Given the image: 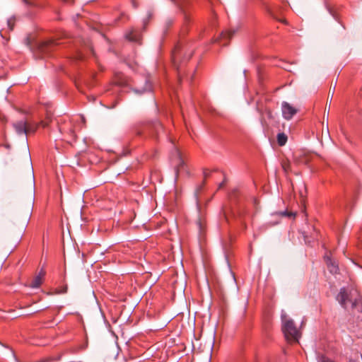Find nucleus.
Returning a JSON list of instances; mask_svg holds the SVG:
<instances>
[{"label":"nucleus","instance_id":"obj_1","mask_svg":"<svg viewBox=\"0 0 362 362\" xmlns=\"http://www.w3.org/2000/svg\"><path fill=\"white\" fill-rule=\"evenodd\" d=\"M337 299L343 308H346L347 303H351L352 309L357 308L358 311L362 312V298L356 290L348 291L345 288H342Z\"/></svg>","mask_w":362,"mask_h":362},{"label":"nucleus","instance_id":"obj_2","mask_svg":"<svg viewBox=\"0 0 362 362\" xmlns=\"http://www.w3.org/2000/svg\"><path fill=\"white\" fill-rule=\"evenodd\" d=\"M185 52V48L180 44L175 45L172 52V59L175 66H176L178 74V79L180 81L183 77L184 71H182V64L185 61H188L192 56V52L190 51L187 54H185L183 60H180L181 54Z\"/></svg>","mask_w":362,"mask_h":362},{"label":"nucleus","instance_id":"obj_3","mask_svg":"<svg viewBox=\"0 0 362 362\" xmlns=\"http://www.w3.org/2000/svg\"><path fill=\"white\" fill-rule=\"evenodd\" d=\"M282 330L288 341H298L300 337V333L292 320H287L284 322Z\"/></svg>","mask_w":362,"mask_h":362},{"label":"nucleus","instance_id":"obj_4","mask_svg":"<svg viewBox=\"0 0 362 362\" xmlns=\"http://www.w3.org/2000/svg\"><path fill=\"white\" fill-rule=\"evenodd\" d=\"M31 216V209H28L24 215L21 217L20 215L16 216L14 225L19 224V230L23 233L29 223Z\"/></svg>","mask_w":362,"mask_h":362},{"label":"nucleus","instance_id":"obj_5","mask_svg":"<svg viewBox=\"0 0 362 362\" xmlns=\"http://www.w3.org/2000/svg\"><path fill=\"white\" fill-rule=\"evenodd\" d=\"M282 115L284 119L289 120L296 114L297 110L287 102L281 104Z\"/></svg>","mask_w":362,"mask_h":362},{"label":"nucleus","instance_id":"obj_6","mask_svg":"<svg viewBox=\"0 0 362 362\" xmlns=\"http://www.w3.org/2000/svg\"><path fill=\"white\" fill-rule=\"evenodd\" d=\"M152 90V83L150 76L143 77L139 81V86L137 87V93H144Z\"/></svg>","mask_w":362,"mask_h":362},{"label":"nucleus","instance_id":"obj_7","mask_svg":"<svg viewBox=\"0 0 362 362\" xmlns=\"http://www.w3.org/2000/svg\"><path fill=\"white\" fill-rule=\"evenodd\" d=\"M58 43L54 40H49L40 43L38 49L42 54L48 53L53 47L57 45Z\"/></svg>","mask_w":362,"mask_h":362},{"label":"nucleus","instance_id":"obj_8","mask_svg":"<svg viewBox=\"0 0 362 362\" xmlns=\"http://www.w3.org/2000/svg\"><path fill=\"white\" fill-rule=\"evenodd\" d=\"M45 271L42 269L38 274L34 277V279L28 284V286L37 288H39L42 284L43 279L45 276Z\"/></svg>","mask_w":362,"mask_h":362},{"label":"nucleus","instance_id":"obj_9","mask_svg":"<svg viewBox=\"0 0 362 362\" xmlns=\"http://www.w3.org/2000/svg\"><path fill=\"white\" fill-rule=\"evenodd\" d=\"M49 119H47L46 121H42L38 124L27 122L26 134L35 132L40 126H42L44 128L47 127L49 124Z\"/></svg>","mask_w":362,"mask_h":362},{"label":"nucleus","instance_id":"obj_10","mask_svg":"<svg viewBox=\"0 0 362 362\" xmlns=\"http://www.w3.org/2000/svg\"><path fill=\"white\" fill-rule=\"evenodd\" d=\"M325 259L327 266V268L330 273L332 274H337L339 271L338 264L332 260L329 256L325 255Z\"/></svg>","mask_w":362,"mask_h":362},{"label":"nucleus","instance_id":"obj_11","mask_svg":"<svg viewBox=\"0 0 362 362\" xmlns=\"http://www.w3.org/2000/svg\"><path fill=\"white\" fill-rule=\"evenodd\" d=\"M26 125L27 122L24 120H21L13 123V127L18 134H26Z\"/></svg>","mask_w":362,"mask_h":362},{"label":"nucleus","instance_id":"obj_12","mask_svg":"<svg viewBox=\"0 0 362 362\" xmlns=\"http://www.w3.org/2000/svg\"><path fill=\"white\" fill-rule=\"evenodd\" d=\"M175 19L173 18H167L164 20L163 23V27L164 31H167L168 29H170L174 24Z\"/></svg>","mask_w":362,"mask_h":362},{"label":"nucleus","instance_id":"obj_13","mask_svg":"<svg viewBox=\"0 0 362 362\" xmlns=\"http://www.w3.org/2000/svg\"><path fill=\"white\" fill-rule=\"evenodd\" d=\"M177 155L178 163L176 166V172H177V173H179V172H180L181 170H183L185 162H184L183 159L182 158L179 152H177Z\"/></svg>","mask_w":362,"mask_h":362},{"label":"nucleus","instance_id":"obj_14","mask_svg":"<svg viewBox=\"0 0 362 362\" xmlns=\"http://www.w3.org/2000/svg\"><path fill=\"white\" fill-rule=\"evenodd\" d=\"M277 141H278L279 145L281 146L285 145L287 141V136L284 133L278 134Z\"/></svg>","mask_w":362,"mask_h":362},{"label":"nucleus","instance_id":"obj_15","mask_svg":"<svg viewBox=\"0 0 362 362\" xmlns=\"http://www.w3.org/2000/svg\"><path fill=\"white\" fill-rule=\"evenodd\" d=\"M17 18L15 16H12L7 20V26L9 30H13Z\"/></svg>","mask_w":362,"mask_h":362},{"label":"nucleus","instance_id":"obj_16","mask_svg":"<svg viewBox=\"0 0 362 362\" xmlns=\"http://www.w3.org/2000/svg\"><path fill=\"white\" fill-rule=\"evenodd\" d=\"M125 38L130 41L134 42L136 40V32L134 29H132L125 34Z\"/></svg>","mask_w":362,"mask_h":362},{"label":"nucleus","instance_id":"obj_17","mask_svg":"<svg viewBox=\"0 0 362 362\" xmlns=\"http://www.w3.org/2000/svg\"><path fill=\"white\" fill-rule=\"evenodd\" d=\"M234 34V31L233 30H226L221 33V40H229L232 37Z\"/></svg>","mask_w":362,"mask_h":362},{"label":"nucleus","instance_id":"obj_18","mask_svg":"<svg viewBox=\"0 0 362 362\" xmlns=\"http://www.w3.org/2000/svg\"><path fill=\"white\" fill-rule=\"evenodd\" d=\"M152 18V13L151 12H148L146 16L143 18V28L146 29L147 25H148L149 22L151 21Z\"/></svg>","mask_w":362,"mask_h":362},{"label":"nucleus","instance_id":"obj_19","mask_svg":"<svg viewBox=\"0 0 362 362\" xmlns=\"http://www.w3.org/2000/svg\"><path fill=\"white\" fill-rule=\"evenodd\" d=\"M279 216H288V217H295V214L292 212H287V211H281L277 214Z\"/></svg>","mask_w":362,"mask_h":362},{"label":"nucleus","instance_id":"obj_20","mask_svg":"<svg viewBox=\"0 0 362 362\" xmlns=\"http://www.w3.org/2000/svg\"><path fill=\"white\" fill-rule=\"evenodd\" d=\"M29 166L30 168V176H31V182L33 184L34 183V173L32 167V163L30 158H29Z\"/></svg>","mask_w":362,"mask_h":362},{"label":"nucleus","instance_id":"obj_21","mask_svg":"<svg viewBox=\"0 0 362 362\" xmlns=\"http://www.w3.org/2000/svg\"><path fill=\"white\" fill-rule=\"evenodd\" d=\"M318 362H334V361L325 356H320Z\"/></svg>","mask_w":362,"mask_h":362},{"label":"nucleus","instance_id":"obj_22","mask_svg":"<svg viewBox=\"0 0 362 362\" xmlns=\"http://www.w3.org/2000/svg\"><path fill=\"white\" fill-rule=\"evenodd\" d=\"M22 1L27 6H34V4L32 1H29V0H22Z\"/></svg>","mask_w":362,"mask_h":362},{"label":"nucleus","instance_id":"obj_23","mask_svg":"<svg viewBox=\"0 0 362 362\" xmlns=\"http://www.w3.org/2000/svg\"><path fill=\"white\" fill-rule=\"evenodd\" d=\"M126 362H134V356L132 355H129V358H126Z\"/></svg>","mask_w":362,"mask_h":362},{"label":"nucleus","instance_id":"obj_24","mask_svg":"<svg viewBox=\"0 0 362 362\" xmlns=\"http://www.w3.org/2000/svg\"><path fill=\"white\" fill-rule=\"evenodd\" d=\"M68 133L70 134L73 136H74V130L72 128L69 129Z\"/></svg>","mask_w":362,"mask_h":362},{"label":"nucleus","instance_id":"obj_25","mask_svg":"<svg viewBox=\"0 0 362 362\" xmlns=\"http://www.w3.org/2000/svg\"><path fill=\"white\" fill-rule=\"evenodd\" d=\"M66 291H67V287H66V286H65V287L63 288V290H62V291H60L59 293H66Z\"/></svg>","mask_w":362,"mask_h":362},{"label":"nucleus","instance_id":"obj_26","mask_svg":"<svg viewBox=\"0 0 362 362\" xmlns=\"http://www.w3.org/2000/svg\"><path fill=\"white\" fill-rule=\"evenodd\" d=\"M59 130L62 132H66V129L64 128H62V127H59Z\"/></svg>","mask_w":362,"mask_h":362},{"label":"nucleus","instance_id":"obj_27","mask_svg":"<svg viewBox=\"0 0 362 362\" xmlns=\"http://www.w3.org/2000/svg\"><path fill=\"white\" fill-rule=\"evenodd\" d=\"M116 356L118 355V348H115Z\"/></svg>","mask_w":362,"mask_h":362},{"label":"nucleus","instance_id":"obj_28","mask_svg":"<svg viewBox=\"0 0 362 362\" xmlns=\"http://www.w3.org/2000/svg\"><path fill=\"white\" fill-rule=\"evenodd\" d=\"M283 168H284V170H286V168H287V165H283Z\"/></svg>","mask_w":362,"mask_h":362},{"label":"nucleus","instance_id":"obj_29","mask_svg":"<svg viewBox=\"0 0 362 362\" xmlns=\"http://www.w3.org/2000/svg\"><path fill=\"white\" fill-rule=\"evenodd\" d=\"M283 168H284V170H286V168H287V165H283Z\"/></svg>","mask_w":362,"mask_h":362},{"label":"nucleus","instance_id":"obj_30","mask_svg":"<svg viewBox=\"0 0 362 362\" xmlns=\"http://www.w3.org/2000/svg\"><path fill=\"white\" fill-rule=\"evenodd\" d=\"M136 269H137V271H138V270H139V265H138V264H137Z\"/></svg>","mask_w":362,"mask_h":362},{"label":"nucleus","instance_id":"obj_31","mask_svg":"<svg viewBox=\"0 0 362 362\" xmlns=\"http://www.w3.org/2000/svg\"><path fill=\"white\" fill-rule=\"evenodd\" d=\"M136 42H137V44H139V38L138 37H137Z\"/></svg>","mask_w":362,"mask_h":362},{"label":"nucleus","instance_id":"obj_32","mask_svg":"<svg viewBox=\"0 0 362 362\" xmlns=\"http://www.w3.org/2000/svg\"><path fill=\"white\" fill-rule=\"evenodd\" d=\"M349 362H355V361H351V360H350Z\"/></svg>","mask_w":362,"mask_h":362}]
</instances>
